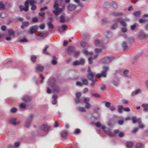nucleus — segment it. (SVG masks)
<instances>
[{
	"label": "nucleus",
	"mask_w": 148,
	"mask_h": 148,
	"mask_svg": "<svg viewBox=\"0 0 148 148\" xmlns=\"http://www.w3.org/2000/svg\"><path fill=\"white\" fill-rule=\"evenodd\" d=\"M109 67L108 66H104L103 68V70L101 72V73H98L96 75L95 74L90 72L88 73L87 74L88 78L90 80L94 79L93 78L95 76L99 79L101 78V77H106L107 76V72L108 70Z\"/></svg>",
	"instance_id": "1"
},
{
	"label": "nucleus",
	"mask_w": 148,
	"mask_h": 148,
	"mask_svg": "<svg viewBox=\"0 0 148 148\" xmlns=\"http://www.w3.org/2000/svg\"><path fill=\"white\" fill-rule=\"evenodd\" d=\"M48 84L49 86L55 92H58L59 91V88L58 86L55 84L54 78L51 77L49 78Z\"/></svg>",
	"instance_id": "2"
},
{
	"label": "nucleus",
	"mask_w": 148,
	"mask_h": 148,
	"mask_svg": "<svg viewBox=\"0 0 148 148\" xmlns=\"http://www.w3.org/2000/svg\"><path fill=\"white\" fill-rule=\"evenodd\" d=\"M57 0H56V1L54 3L53 8L55 10L53 11V12L56 16L59 15L64 9V7L62 8H59V5L57 2Z\"/></svg>",
	"instance_id": "3"
},
{
	"label": "nucleus",
	"mask_w": 148,
	"mask_h": 148,
	"mask_svg": "<svg viewBox=\"0 0 148 148\" xmlns=\"http://www.w3.org/2000/svg\"><path fill=\"white\" fill-rule=\"evenodd\" d=\"M95 125L97 127L102 129L104 132L110 136H114V134L110 130H105V126L102 125L101 123L99 122H97L95 123Z\"/></svg>",
	"instance_id": "4"
},
{
	"label": "nucleus",
	"mask_w": 148,
	"mask_h": 148,
	"mask_svg": "<svg viewBox=\"0 0 148 148\" xmlns=\"http://www.w3.org/2000/svg\"><path fill=\"white\" fill-rule=\"evenodd\" d=\"M34 117V115L32 114H30L27 119L25 123V125L26 127H28L31 124V122L32 121Z\"/></svg>",
	"instance_id": "5"
},
{
	"label": "nucleus",
	"mask_w": 148,
	"mask_h": 148,
	"mask_svg": "<svg viewBox=\"0 0 148 148\" xmlns=\"http://www.w3.org/2000/svg\"><path fill=\"white\" fill-rule=\"evenodd\" d=\"M113 59V58L112 57L106 56L101 60V61L103 64H108L110 63Z\"/></svg>",
	"instance_id": "6"
},
{
	"label": "nucleus",
	"mask_w": 148,
	"mask_h": 148,
	"mask_svg": "<svg viewBox=\"0 0 148 148\" xmlns=\"http://www.w3.org/2000/svg\"><path fill=\"white\" fill-rule=\"evenodd\" d=\"M67 27V26L66 25H61L58 27V30L59 32L62 33L66 29Z\"/></svg>",
	"instance_id": "7"
},
{
	"label": "nucleus",
	"mask_w": 148,
	"mask_h": 148,
	"mask_svg": "<svg viewBox=\"0 0 148 148\" xmlns=\"http://www.w3.org/2000/svg\"><path fill=\"white\" fill-rule=\"evenodd\" d=\"M40 128L41 130L45 132L44 134L42 135H44L46 134V131L48 130L49 129L50 127L46 124H44L41 125Z\"/></svg>",
	"instance_id": "8"
},
{
	"label": "nucleus",
	"mask_w": 148,
	"mask_h": 148,
	"mask_svg": "<svg viewBox=\"0 0 148 148\" xmlns=\"http://www.w3.org/2000/svg\"><path fill=\"white\" fill-rule=\"evenodd\" d=\"M94 43L95 45L97 47H103V42L102 40L96 39L95 40Z\"/></svg>",
	"instance_id": "9"
},
{
	"label": "nucleus",
	"mask_w": 148,
	"mask_h": 148,
	"mask_svg": "<svg viewBox=\"0 0 148 148\" xmlns=\"http://www.w3.org/2000/svg\"><path fill=\"white\" fill-rule=\"evenodd\" d=\"M9 122L14 125L18 124L20 123L19 121H16V119L12 118H10L9 119Z\"/></svg>",
	"instance_id": "10"
},
{
	"label": "nucleus",
	"mask_w": 148,
	"mask_h": 148,
	"mask_svg": "<svg viewBox=\"0 0 148 148\" xmlns=\"http://www.w3.org/2000/svg\"><path fill=\"white\" fill-rule=\"evenodd\" d=\"M28 2H25V7L21 5L19 6V8L21 11L24 10L25 11H27L28 10Z\"/></svg>",
	"instance_id": "11"
},
{
	"label": "nucleus",
	"mask_w": 148,
	"mask_h": 148,
	"mask_svg": "<svg viewBox=\"0 0 148 148\" xmlns=\"http://www.w3.org/2000/svg\"><path fill=\"white\" fill-rule=\"evenodd\" d=\"M75 48L73 46H71L68 47L67 52L69 55H72L75 51Z\"/></svg>",
	"instance_id": "12"
},
{
	"label": "nucleus",
	"mask_w": 148,
	"mask_h": 148,
	"mask_svg": "<svg viewBox=\"0 0 148 148\" xmlns=\"http://www.w3.org/2000/svg\"><path fill=\"white\" fill-rule=\"evenodd\" d=\"M116 21L120 23L121 25L123 26V27H126L127 25V24L126 22L122 20L121 18H119L116 19Z\"/></svg>",
	"instance_id": "13"
},
{
	"label": "nucleus",
	"mask_w": 148,
	"mask_h": 148,
	"mask_svg": "<svg viewBox=\"0 0 148 148\" xmlns=\"http://www.w3.org/2000/svg\"><path fill=\"white\" fill-rule=\"evenodd\" d=\"M37 27L36 26L31 27L29 29V32L31 34L35 33L37 30Z\"/></svg>",
	"instance_id": "14"
},
{
	"label": "nucleus",
	"mask_w": 148,
	"mask_h": 148,
	"mask_svg": "<svg viewBox=\"0 0 148 148\" xmlns=\"http://www.w3.org/2000/svg\"><path fill=\"white\" fill-rule=\"evenodd\" d=\"M22 99L24 101L28 102L31 100V97L28 95H25L23 96Z\"/></svg>",
	"instance_id": "15"
},
{
	"label": "nucleus",
	"mask_w": 148,
	"mask_h": 148,
	"mask_svg": "<svg viewBox=\"0 0 148 148\" xmlns=\"http://www.w3.org/2000/svg\"><path fill=\"white\" fill-rule=\"evenodd\" d=\"M132 120L133 123L137 122L138 123H141L140 119V118L137 119L136 117L135 116H134L132 117Z\"/></svg>",
	"instance_id": "16"
},
{
	"label": "nucleus",
	"mask_w": 148,
	"mask_h": 148,
	"mask_svg": "<svg viewBox=\"0 0 148 148\" xmlns=\"http://www.w3.org/2000/svg\"><path fill=\"white\" fill-rule=\"evenodd\" d=\"M76 8V5L72 4H69L67 7L68 9L70 11L73 10Z\"/></svg>",
	"instance_id": "17"
},
{
	"label": "nucleus",
	"mask_w": 148,
	"mask_h": 148,
	"mask_svg": "<svg viewBox=\"0 0 148 148\" xmlns=\"http://www.w3.org/2000/svg\"><path fill=\"white\" fill-rule=\"evenodd\" d=\"M141 92V90L140 89H138L132 92L131 94V95L132 96H134Z\"/></svg>",
	"instance_id": "18"
},
{
	"label": "nucleus",
	"mask_w": 148,
	"mask_h": 148,
	"mask_svg": "<svg viewBox=\"0 0 148 148\" xmlns=\"http://www.w3.org/2000/svg\"><path fill=\"white\" fill-rule=\"evenodd\" d=\"M140 38L141 39H145L148 38V35L144 33H141L139 35Z\"/></svg>",
	"instance_id": "19"
},
{
	"label": "nucleus",
	"mask_w": 148,
	"mask_h": 148,
	"mask_svg": "<svg viewBox=\"0 0 148 148\" xmlns=\"http://www.w3.org/2000/svg\"><path fill=\"white\" fill-rule=\"evenodd\" d=\"M80 45L82 47L84 48H87L89 47V45L88 43L83 41L81 42Z\"/></svg>",
	"instance_id": "20"
},
{
	"label": "nucleus",
	"mask_w": 148,
	"mask_h": 148,
	"mask_svg": "<svg viewBox=\"0 0 148 148\" xmlns=\"http://www.w3.org/2000/svg\"><path fill=\"white\" fill-rule=\"evenodd\" d=\"M98 55L96 54L92 58V57H90L88 59V60L89 63L90 64H91L92 63V60L93 59H95L98 56Z\"/></svg>",
	"instance_id": "21"
},
{
	"label": "nucleus",
	"mask_w": 148,
	"mask_h": 148,
	"mask_svg": "<svg viewBox=\"0 0 148 148\" xmlns=\"http://www.w3.org/2000/svg\"><path fill=\"white\" fill-rule=\"evenodd\" d=\"M36 69L37 71H41L43 70L44 68L43 66L40 64H38L36 66Z\"/></svg>",
	"instance_id": "22"
},
{
	"label": "nucleus",
	"mask_w": 148,
	"mask_h": 148,
	"mask_svg": "<svg viewBox=\"0 0 148 148\" xmlns=\"http://www.w3.org/2000/svg\"><path fill=\"white\" fill-rule=\"evenodd\" d=\"M23 25L21 26L22 29H23L25 27L28 26L29 25V23L28 21H24L23 22Z\"/></svg>",
	"instance_id": "23"
},
{
	"label": "nucleus",
	"mask_w": 148,
	"mask_h": 148,
	"mask_svg": "<svg viewBox=\"0 0 148 148\" xmlns=\"http://www.w3.org/2000/svg\"><path fill=\"white\" fill-rule=\"evenodd\" d=\"M65 16L64 15L60 16V21L61 23H64L65 21Z\"/></svg>",
	"instance_id": "24"
},
{
	"label": "nucleus",
	"mask_w": 148,
	"mask_h": 148,
	"mask_svg": "<svg viewBox=\"0 0 148 148\" xmlns=\"http://www.w3.org/2000/svg\"><path fill=\"white\" fill-rule=\"evenodd\" d=\"M83 52L86 55H92L93 54V52L92 51L88 52L87 50L86 49H84L83 50Z\"/></svg>",
	"instance_id": "25"
},
{
	"label": "nucleus",
	"mask_w": 148,
	"mask_h": 148,
	"mask_svg": "<svg viewBox=\"0 0 148 148\" xmlns=\"http://www.w3.org/2000/svg\"><path fill=\"white\" fill-rule=\"evenodd\" d=\"M136 148H144V145L140 143H138L136 145Z\"/></svg>",
	"instance_id": "26"
},
{
	"label": "nucleus",
	"mask_w": 148,
	"mask_h": 148,
	"mask_svg": "<svg viewBox=\"0 0 148 148\" xmlns=\"http://www.w3.org/2000/svg\"><path fill=\"white\" fill-rule=\"evenodd\" d=\"M81 80L82 82V83L83 84L85 85H87L88 84V82L87 79L82 78Z\"/></svg>",
	"instance_id": "27"
},
{
	"label": "nucleus",
	"mask_w": 148,
	"mask_h": 148,
	"mask_svg": "<svg viewBox=\"0 0 148 148\" xmlns=\"http://www.w3.org/2000/svg\"><path fill=\"white\" fill-rule=\"evenodd\" d=\"M47 25L49 28L51 29H53L54 28V26L51 22H48L47 23Z\"/></svg>",
	"instance_id": "28"
},
{
	"label": "nucleus",
	"mask_w": 148,
	"mask_h": 148,
	"mask_svg": "<svg viewBox=\"0 0 148 148\" xmlns=\"http://www.w3.org/2000/svg\"><path fill=\"white\" fill-rule=\"evenodd\" d=\"M25 2H28V5L29 3L31 5H34V4L36 3V1L34 0H27Z\"/></svg>",
	"instance_id": "29"
},
{
	"label": "nucleus",
	"mask_w": 148,
	"mask_h": 148,
	"mask_svg": "<svg viewBox=\"0 0 148 148\" xmlns=\"http://www.w3.org/2000/svg\"><path fill=\"white\" fill-rule=\"evenodd\" d=\"M61 134L62 137L64 138L67 136V132L66 131H62L61 132Z\"/></svg>",
	"instance_id": "30"
},
{
	"label": "nucleus",
	"mask_w": 148,
	"mask_h": 148,
	"mask_svg": "<svg viewBox=\"0 0 148 148\" xmlns=\"http://www.w3.org/2000/svg\"><path fill=\"white\" fill-rule=\"evenodd\" d=\"M122 47L124 50H126L128 48V46L127 45V43L125 41H124L122 43Z\"/></svg>",
	"instance_id": "31"
},
{
	"label": "nucleus",
	"mask_w": 148,
	"mask_h": 148,
	"mask_svg": "<svg viewBox=\"0 0 148 148\" xmlns=\"http://www.w3.org/2000/svg\"><path fill=\"white\" fill-rule=\"evenodd\" d=\"M53 60H52L51 61L52 64L53 65H55L57 64V61L56 60H57V58L56 57V56H54L53 57Z\"/></svg>",
	"instance_id": "32"
},
{
	"label": "nucleus",
	"mask_w": 148,
	"mask_h": 148,
	"mask_svg": "<svg viewBox=\"0 0 148 148\" xmlns=\"http://www.w3.org/2000/svg\"><path fill=\"white\" fill-rule=\"evenodd\" d=\"M126 145L128 147H132L133 145V143L131 142H127L126 143Z\"/></svg>",
	"instance_id": "33"
},
{
	"label": "nucleus",
	"mask_w": 148,
	"mask_h": 148,
	"mask_svg": "<svg viewBox=\"0 0 148 148\" xmlns=\"http://www.w3.org/2000/svg\"><path fill=\"white\" fill-rule=\"evenodd\" d=\"M49 47V46L48 45H46L45 47V48L43 50V52L44 53L48 54H49L48 52L47 51V49Z\"/></svg>",
	"instance_id": "34"
},
{
	"label": "nucleus",
	"mask_w": 148,
	"mask_h": 148,
	"mask_svg": "<svg viewBox=\"0 0 148 148\" xmlns=\"http://www.w3.org/2000/svg\"><path fill=\"white\" fill-rule=\"evenodd\" d=\"M77 109L78 110L81 112H85L86 111L85 108L82 107H78Z\"/></svg>",
	"instance_id": "35"
},
{
	"label": "nucleus",
	"mask_w": 148,
	"mask_h": 148,
	"mask_svg": "<svg viewBox=\"0 0 148 148\" xmlns=\"http://www.w3.org/2000/svg\"><path fill=\"white\" fill-rule=\"evenodd\" d=\"M118 25V24L117 23H114L111 26V29H115L117 27Z\"/></svg>",
	"instance_id": "36"
},
{
	"label": "nucleus",
	"mask_w": 148,
	"mask_h": 148,
	"mask_svg": "<svg viewBox=\"0 0 148 148\" xmlns=\"http://www.w3.org/2000/svg\"><path fill=\"white\" fill-rule=\"evenodd\" d=\"M121 12H114L112 13V14L114 16H119L122 15Z\"/></svg>",
	"instance_id": "37"
},
{
	"label": "nucleus",
	"mask_w": 148,
	"mask_h": 148,
	"mask_svg": "<svg viewBox=\"0 0 148 148\" xmlns=\"http://www.w3.org/2000/svg\"><path fill=\"white\" fill-rule=\"evenodd\" d=\"M118 112L121 113L122 111V110L123 108V107L122 105H119L118 106Z\"/></svg>",
	"instance_id": "38"
},
{
	"label": "nucleus",
	"mask_w": 148,
	"mask_h": 148,
	"mask_svg": "<svg viewBox=\"0 0 148 148\" xmlns=\"http://www.w3.org/2000/svg\"><path fill=\"white\" fill-rule=\"evenodd\" d=\"M14 31L12 29H10L8 30V33L9 35L11 36L14 34Z\"/></svg>",
	"instance_id": "39"
},
{
	"label": "nucleus",
	"mask_w": 148,
	"mask_h": 148,
	"mask_svg": "<svg viewBox=\"0 0 148 148\" xmlns=\"http://www.w3.org/2000/svg\"><path fill=\"white\" fill-rule=\"evenodd\" d=\"M26 106L25 103H21L20 106V108L24 109L26 107Z\"/></svg>",
	"instance_id": "40"
},
{
	"label": "nucleus",
	"mask_w": 148,
	"mask_h": 148,
	"mask_svg": "<svg viewBox=\"0 0 148 148\" xmlns=\"http://www.w3.org/2000/svg\"><path fill=\"white\" fill-rule=\"evenodd\" d=\"M37 57L35 56H31V60L33 62H34L36 61Z\"/></svg>",
	"instance_id": "41"
},
{
	"label": "nucleus",
	"mask_w": 148,
	"mask_h": 148,
	"mask_svg": "<svg viewBox=\"0 0 148 148\" xmlns=\"http://www.w3.org/2000/svg\"><path fill=\"white\" fill-rule=\"evenodd\" d=\"M90 98L89 97H85L84 98V102L85 103H89L90 101Z\"/></svg>",
	"instance_id": "42"
},
{
	"label": "nucleus",
	"mask_w": 148,
	"mask_h": 148,
	"mask_svg": "<svg viewBox=\"0 0 148 148\" xmlns=\"http://www.w3.org/2000/svg\"><path fill=\"white\" fill-rule=\"evenodd\" d=\"M38 35V36L41 37H43L44 36L45 37L47 36V34H45L44 33L40 32L39 33Z\"/></svg>",
	"instance_id": "43"
},
{
	"label": "nucleus",
	"mask_w": 148,
	"mask_h": 148,
	"mask_svg": "<svg viewBox=\"0 0 148 148\" xmlns=\"http://www.w3.org/2000/svg\"><path fill=\"white\" fill-rule=\"evenodd\" d=\"M104 102L105 103V106L107 108H109L110 107L111 103L110 102L108 101H105Z\"/></svg>",
	"instance_id": "44"
},
{
	"label": "nucleus",
	"mask_w": 148,
	"mask_h": 148,
	"mask_svg": "<svg viewBox=\"0 0 148 148\" xmlns=\"http://www.w3.org/2000/svg\"><path fill=\"white\" fill-rule=\"evenodd\" d=\"M5 9V6L3 3L0 2V9L1 10H3Z\"/></svg>",
	"instance_id": "45"
},
{
	"label": "nucleus",
	"mask_w": 148,
	"mask_h": 148,
	"mask_svg": "<svg viewBox=\"0 0 148 148\" xmlns=\"http://www.w3.org/2000/svg\"><path fill=\"white\" fill-rule=\"evenodd\" d=\"M80 64L83 65L85 63V60L83 58H81L79 60Z\"/></svg>",
	"instance_id": "46"
},
{
	"label": "nucleus",
	"mask_w": 148,
	"mask_h": 148,
	"mask_svg": "<svg viewBox=\"0 0 148 148\" xmlns=\"http://www.w3.org/2000/svg\"><path fill=\"white\" fill-rule=\"evenodd\" d=\"M17 110V109L15 108H12L10 109V112L12 113H15Z\"/></svg>",
	"instance_id": "47"
},
{
	"label": "nucleus",
	"mask_w": 148,
	"mask_h": 148,
	"mask_svg": "<svg viewBox=\"0 0 148 148\" xmlns=\"http://www.w3.org/2000/svg\"><path fill=\"white\" fill-rule=\"evenodd\" d=\"M73 64L74 65H80L79 61L77 60L73 62Z\"/></svg>",
	"instance_id": "48"
},
{
	"label": "nucleus",
	"mask_w": 148,
	"mask_h": 148,
	"mask_svg": "<svg viewBox=\"0 0 148 148\" xmlns=\"http://www.w3.org/2000/svg\"><path fill=\"white\" fill-rule=\"evenodd\" d=\"M127 29L125 27H123L121 28L122 31L124 33H125L127 32Z\"/></svg>",
	"instance_id": "49"
},
{
	"label": "nucleus",
	"mask_w": 148,
	"mask_h": 148,
	"mask_svg": "<svg viewBox=\"0 0 148 148\" xmlns=\"http://www.w3.org/2000/svg\"><path fill=\"white\" fill-rule=\"evenodd\" d=\"M101 49L96 48L95 50V51L96 53H98L101 51Z\"/></svg>",
	"instance_id": "50"
},
{
	"label": "nucleus",
	"mask_w": 148,
	"mask_h": 148,
	"mask_svg": "<svg viewBox=\"0 0 148 148\" xmlns=\"http://www.w3.org/2000/svg\"><path fill=\"white\" fill-rule=\"evenodd\" d=\"M92 95L93 96H94V97H100V95L97 93H92Z\"/></svg>",
	"instance_id": "51"
},
{
	"label": "nucleus",
	"mask_w": 148,
	"mask_h": 148,
	"mask_svg": "<svg viewBox=\"0 0 148 148\" xmlns=\"http://www.w3.org/2000/svg\"><path fill=\"white\" fill-rule=\"evenodd\" d=\"M45 27V24L44 23H42L39 26V28L42 29H44Z\"/></svg>",
	"instance_id": "52"
},
{
	"label": "nucleus",
	"mask_w": 148,
	"mask_h": 148,
	"mask_svg": "<svg viewBox=\"0 0 148 148\" xmlns=\"http://www.w3.org/2000/svg\"><path fill=\"white\" fill-rule=\"evenodd\" d=\"M28 41V40L25 38H23L20 39L19 41L20 42H27Z\"/></svg>",
	"instance_id": "53"
},
{
	"label": "nucleus",
	"mask_w": 148,
	"mask_h": 148,
	"mask_svg": "<svg viewBox=\"0 0 148 148\" xmlns=\"http://www.w3.org/2000/svg\"><path fill=\"white\" fill-rule=\"evenodd\" d=\"M123 74L126 77H127V75L128 73V70H125L123 72Z\"/></svg>",
	"instance_id": "54"
},
{
	"label": "nucleus",
	"mask_w": 148,
	"mask_h": 148,
	"mask_svg": "<svg viewBox=\"0 0 148 148\" xmlns=\"http://www.w3.org/2000/svg\"><path fill=\"white\" fill-rule=\"evenodd\" d=\"M91 106V104L89 103H86L85 105V107L86 108L88 109Z\"/></svg>",
	"instance_id": "55"
},
{
	"label": "nucleus",
	"mask_w": 148,
	"mask_h": 148,
	"mask_svg": "<svg viewBox=\"0 0 148 148\" xmlns=\"http://www.w3.org/2000/svg\"><path fill=\"white\" fill-rule=\"evenodd\" d=\"M119 132V130H115L113 133L114 134V136H115V134H118Z\"/></svg>",
	"instance_id": "56"
},
{
	"label": "nucleus",
	"mask_w": 148,
	"mask_h": 148,
	"mask_svg": "<svg viewBox=\"0 0 148 148\" xmlns=\"http://www.w3.org/2000/svg\"><path fill=\"white\" fill-rule=\"evenodd\" d=\"M123 122H124L123 120L121 119L119 120L118 121V123L120 125L123 124Z\"/></svg>",
	"instance_id": "57"
},
{
	"label": "nucleus",
	"mask_w": 148,
	"mask_h": 148,
	"mask_svg": "<svg viewBox=\"0 0 148 148\" xmlns=\"http://www.w3.org/2000/svg\"><path fill=\"white\" fill-rule=\"evenodd\" d=\"M20 143L19 142H17L15 143H14V146L15 147H18L20 145Z\"/></svg>",
	"instance_id": "58"
},
{
	"label": "nucleus",
	"mask_w": 148,
	"mask_h": 148,
	"mask_svg": "<svg viewBox=\"0 0 148 148\" xmlns=\"http://www.w3.org/2000/svg\"><path fill=\"white\" fill-rule=\"evenodd\" d=\"M138 128H135L133 129L132 131V133H134L137 131Z\"/></svg>",
	"instance_id": "59"
},
{
	"label": "nucleus",
	"mask_w": 148,
	"mask_h": 148,
	"mask_svg": "<svg viewBox=\"0 0 148 148\" xmlns=\"http://www.w3.org/2000/svg\"><path fill=\"white\" fill-rule=\"evenodd\" d=\"M110 110H111L112 111H113L115 110V108L114 107V106L113 105H112L110 106Z\"/></svg>",
	"instance_id": "60"
},
{
	"label": "nucleus",
	"mask_w": 148,
	"mask_h": 148,
	"mask_svg": "<svg viewBox=\"0 0 148 148\" xmlns=\"http://www.w3.org/2000/svg\"><path fill=\"white\" fill-rule=\"evenodd\" d=\"M76 84L77 85L80 86H81L83 85L82 83L79 81H77Z\"/></svg>",
	"instance_id": "61"
},
{
	"label": "nucleus",
	"mask_w": 148,
	"mask_h": 148,
	"mask_svg": "<svg viewBox=\"0 0 148 148\" xmlns=\"http://www.w3.org/2000/svg\"><path fill=\"white\" fill-rule=\"evenodd\" d=\"M38 19L37 17H34L32 18V21L33 22H36L38 21Z\"/></svg>",
	"instance_id": "62"
},
{
	"label": "nucleus",
	"mask_w": 148,
	"mask_h": 148,
	"mask_svg": "<svg viewBox=\"0 0 148 148\" xmlns=\"http://www.w3.org/2000/svg\"><path fill=\"white\" fill-rule=\"evenodd\" d=\"M88 88H85L83 90V92L84 93H86V92H88Z\"/></svg>",
	"instance_id": "63"
},
{
	"label": "nucleus",
	"mask_w": 148,
	"mask_h": 148,
	"mask_svg": "<svg viewBox=\"0 0 148 148\" xmlns=\"http://www.w3.org/2000/svg\"><path fill=\"white\" fill-rule=\"evenodd\" d=\"M136 27V25L135 24H134L131 26V29L132 30H134L135 29V28Z\"/></svg>",
	"instance_id": "64"
}]
</instances>
